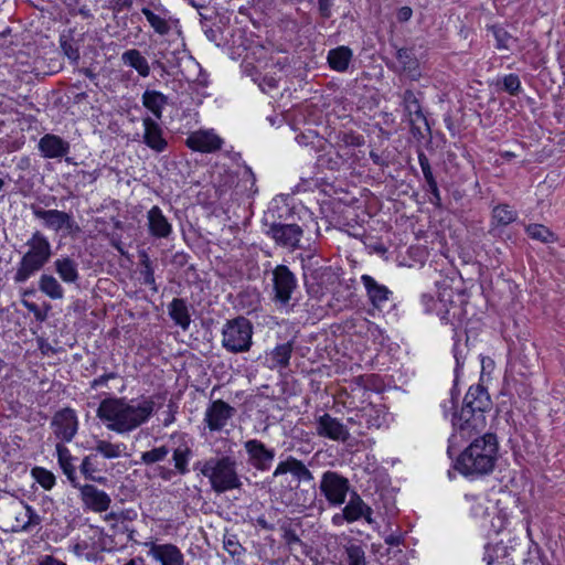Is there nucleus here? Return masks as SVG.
Returning <instances> with one entry per match:
<instances>
[{
  "instance_id": "c756f323",
  "label": "nucleus",
  "mask_w": 565,
  "mask_h": 565,
  "mask_svg": "<svg viewBox=\"0 0 565 565\" xmlns=\"http://www.w3.org/2000/svg\"><path fill=\"white\" fill-rule=\"evenodd\" d=\"M141 102L143 107L154 116L153 119L160 120L162 118L163 108L169 103V98L159 90L147 89L141 96Z\"/></svg>"
},
{
  "instance_id": "4be33fe9",
  "label": "nucleus",
  "mask_w": 565,
  "mask_h": 565,
  "mask_svg": "<svg viewBox=\"0 0 565 565\" xmlns=\"http://www.w3.org/2000/svg\"><path fill=\"white\" fill-rule=\"evenodd\" d=\"M39 150L44 158H62L70 152V142L57 135L46 134L39 141Z\"/></svg>"
},
{
  "instance_id": "bb28decb",
  "label": "nucleus",
  "mask_w": 565,
  "mask_h": 565,
  "mask_svg": "<svg viewBox=\"0 0 565 565\" xmlns=\"http://www.w3.org/2000/svg\"><path fill=\"white\" fill-rule=\"evenodd\" d=\"M322 494H347L350 483L347 478L335 471H326L320 481Z\"/></svg>"
},
{
  "instance_id": "774afa93",
  "label": "nucleus",
  "mask_w": 565,
  "mask_h": 565,
  "mask_svg": "<svg viewBox=\"0 0 565 565\" xmlns=\"http://www.w3.org/2000/svg\"><path fill=\"white\" fill-rule=\"evenodd\" d=\"M116 377H118V374L116 372H110V373L103 374L99 377H97V379L92 381L90 387L93 390H95V388H97L99 386H105V385H107V382L109 380H113V379H116Z\"/></svg>"
},
{
  "instance_id": "49530a36",
  "label": "nucleus",
  "mask_w": 565,
  "mask_h": 565,
  "mask_svg": "<svg viewBox=\"0 0 565 565\" xmlns=\"http://www.w3.org/2000/svg\"><path fill=\"white\" fill-rule=\"evenodd\" d=\"M32 476L34 480L43 487L44 490H51L55 483V476L44 468H33Z\"/></svg>"
},
{
  "instance_id": "3c124183",
  "label": "nucleus",
  "mask_w": 565,
  "mask_h": 565,
  "mask_svg": "<svg viewBox=\"0 0 565 565\" xmlns=\"http://www.w3.org/2000/svg\"><path fill=\"white\" fill-rule=\"evenodd\" d=\"M280 79L281 76H277V73L274 72V74L266 73L260 78H255L254 81L258 83L259 88L264 93L269 94L271 90L278 87V83Z\"/></svg>"
},
{
  "instance_id": "a18cd8bd",
  "label": "nucleus",
  "mask_w": 565,
  "mask_h": 565,
  "mask_svg": "<svg viewBox=\"0 0 565 565\" xmlns=\"http://www.w3.org/2000/svg\"><path fill=\"white\" fill-rule=\"evenodd\" d=\"M281 503H284L286 507L292 508L290 510L291 513H301L313 504V499L310 500V502H307L308 497H281Z\"/></svg>"
},
{
  "instance_id": "c85d7f7f",
  "label": "nucleus",
  "mask_w": 565,
  "mask_h": 565,
  "mask_svg": "<svg viewBox=\"0 0 565 565\" xmlns=\"http://www.w3.org/2000/svg\"><path fill=\"white\" fill-rule=\"evenodd\" d=\"M353 51L345 45L337 46L328 52L327 62L331 70L344 73L349 70Z\"/></svg>"
},
{
  "instance_id": "37998d69",
  "label": "nucleus",
  "mask_w": 565,
  "mask_h": 565,
  "mask_svg": "<svg viewBox=\"0 0 565 565\" xmlns=\"http://www.w3.org/2000/svg\"><path fill=\"white\" fill-rule=\"evenodd\" d=\"M170 454V444L152 448L141 454V462L145 465H153L163 461Z\"/></svg>"
},
{
  "instance_id": "2eb2a0df",
  "label": "nucleus",
  "mask_w": 565,
  "mask_h": 565,
  "mask_svg": "<svg viewBox=\"0 0 565 565\" xmlns=\"http://www.w3.org/2000/svg\"><path fill=\"white\" fill-rule=\"evenodd\" d=\"M51 426L56 438L70 443L77 431V417L75 411L66 407L55 413Z\"/></svg>"
},
{
  "instance_id": "f3484780",
  "label": "nucleus",
  "mask_w": 565,
  "mask_h": 565,
  "mask_svg": "<svg viewBox=\"0 0 565 565\" xmlns=\"http://www.w3.org/2000/svg\"><path fill=\"white\" fill-rule=\"evenodd\" d=\"M281 537L290 553L299 550L301 554L308 556L311 553V546L305 543L301 536L305 530L301 529L300 521L282 522L280 524Z\"/></svg>"
},
{
  "instance_id": "5701e85b",
  "label": "nucleus",
  "mask_w": 565,
  "mask_h": 565,
  "mask_svg": "<svg viewBox=\"0 0 565 565\" xmlns=\"http://www.w3.org/2000/svg\"><path fill=\"white\" fill-rule=\"evenodd\" d=\"M148 231L156 238H167L172 233V225L157 205L147 212Z\"/></svg>"
},
{
  "instance_id": "6e6d98bb",
  "label": "nucleus",
  "mask_w": 565,
  "mask_h": 565,
  "mask_svg": "<svg viewBox=\"0 0 565 565\" xmlns=\"http://www.w3.org/2000/svg\"><path fill=\"white\" fill-rule=\"evenodd\" d=\"M84 503L95 511H106L110 504V497H82Z\"/></svg>"
},
{
  "instance_id": "a19ab883",
  "label": "nucleus",
  "mask_w": 565,
  "mask_h": 565,
  "mask_svg": "<svg viewBox=\"0 0 565 565\" xmlns=\"http://www.w3.org/2000/svg\"><path fill=\"white\" fill-rule=\"evenodd\" d=\"M360 419L364 420L367 428H380L385 423V415L382 412L381 408L370 406L366 408H363Z\"/></svg>"
},
{
  "instance_id": "864d4df0",
  "label": "nucleus",
  "mask_w": 565,
  "mask_h": 565,
  "mask_svg": "<svg viewBox=\"0 0 565 565\" xmlns=\"http://www.w3.org/2000/svg\"><path fill=\"white\" fill-rule=\"evenodd\" d=\"M61 49L72 63H77L79 60V47L73 40L65 36L61 38Z\"/></svg>"
},
{
  "instance_id": "5fc2aeb1",
  "label": "nucleus",
  "mask_w": 565,
  "mask_h": 565,
  "mask_svg": "<svg viewBox=\"0 0 565 565\" xmlns=\"http://www.w3.org/2000/svg\"><path fill=\"white\" fill-rule=\"evenodd\" d=\"M406 116L409 119V124H411V127H412L411 130H412L414 136H417V135L422 136L420 128L415 125V122L417 120H422L425 124L426 129L428 131L430 130V127L428 125L427 118H426V116L423 113L422 106H419L418 108L413 109L411 111V114H407Z\"/></svg>"
},
{
  "instance_id": "ea45409f",
  "label": "nucleus",
  "mask_w": 565,
  "mask_h": 565,
  "mask_svg": "<svg viewBox=\"0 0 565 565\" xmlns=\"http://www.w3.org/2000/svg\"><path fill=\"white\" fill-rule=\"evenodd\" d=\"M94 449L107 459L119 458L126 449L125 444H111L107 440H97Z\"/></svg>"
},
{
  "instance_id": "c03bdc74",
  "label": "nucleus",
  "mask_w": 565,
  "mask_h": 565,
  "mask_svg": "<svg viewBox=\"0 0 565 565\" xmlns=\"http://www.w3.org/2000/svg\"><path fill=\"white\" fill-rule=\"evenodd\" d=\"M488 30L492 33L495 39V47L498 50H510L509 42L511 40L516 41L503 26L493 24L488 26Z\"/></svg>"
},
{
  "instance_id": "58836bf2",
  "label": "nucleus",
  "mask_w": 565,
  "mask_h": 565,
  "mask_svg": "<svg viewBox=\"0 0 565 565\" xmlns=\"http://www.w3.org/2000/svg\"><path fill=\"white\" fill-rule=\"evenodd\" d=\"M525 232L531 238L545 244L557 241L556 234L542 224H530L526 226Z\"/></svg>"
},
{
  "instance_id": "cd10ccee",
  "label": "nucleus",
  "mask_w": 565,
  "mask_h": 565,
  "mask_svg": "<svg viewBox=\"0 0 565 565\" xmlns=\"http://www.w3.org/2000/svg\"><path fill=\"white\" fill-rule=\"evenodd\" d=\"M322 258L316 254H307L301 256V267L303 271V282L309 295H318V288H315V284L310 282V275L319 274L321 267H323Z\"/></svg>"
},
{
  "instance_id": "e2e57ef3",
  "label": "nucleus",
  "mask_w": 565,
  "mask_h": 565,
  "mask_svg": "<svg viewBox=\"0 0 565 565\" xmlns=\"http://www.w3.org/2000/svg\"><path fill=\"white\" fill-rule=\"evenodd\" d=\"M138 516V513L136 510L134 509H127V510H121L119 512H110L108 515H107V519H114V520H125V521H134L136 520Z\"/></svg>"
},
{
  "instance_id": "6e6552de",
  "label": "nucleus",
  "mask_w": 565,
  "mask_h": 565,
  "mask_svg": "<svg viewBox=\"0 0 565 565\" xmlns=\"http://www.w3.org/2000/svg\"><path fill=\"white\" fill-rule=\"evenodd\" d=\"M30 210L35 218L41 220L45 228L55 233L63 232V236L77 237L82 233L79 224L71 213L60 210H45L32 203Z\"/></svg>"
},
{
  "instance_id": "ddd939ff",
  "label": "nucleus",
  "mask_w": 565,
  "mask_h": 565,
  "mask_svg": "<svg viewBox=\"0 0 565 565\" xmlns=\"http://www.w3.org/2000/svg\"><path fill=\"white\" fill-rule=\"evenodd\" d=\"M148 550V556H150L160 565H185L184 555L181 550L172 543L159 544L153 541L143 543Z\"/></svg>"
},
{
  "instance_id": "dca6fc26",
  "label": "nucleus",
  "mask_w": 565,
  "mask_h": 565,
  "mask_svg": "<svg viewBox=\"0 0 565 565\" xmlns=\"http://www.w3.org/2000/svg\"><path fill=\"white\" fill-rule=\"evenodd\" d=\"M316 433L320 437L345 443L350 438L348 427L340 419L324 413L316 419Z\"/></svg>"
},
{
  "instance_id": "aec40b11",
  "label": "nucleus",
  "mask_w": 565,
  "mask_h": 565,
  "mask_svg": "<svg viewBox=\"0 0 565 565\" xmlns=\"http://www.w3.org/2000/svg\"><path fill=\"white\" fill-rule=\"evenodd\" d=\"M361 281L366 290L369 300L374 308L382 310L390 305L392 301V291L386 286L379 284L370 275H363L361 277Z\"/></svg>"
},
{
  "instance_id": "39448f33",
  "label": "nucleus",
  "mask_w": 565,
  "mask_h": 565,
  "mask_svg": "<svg viewBox=\"0 0 565 565\" xmlns=\"http://www.w3.org/2000/svg\"><path fill=\"white\" fill-rule=\"evenodd\" d=\"M25 245L29 250L22 256L14 275V281L18 284L25 282L43 268L52 256L51 244L41 231H35Z\"/></svg>"
},
{
  "instance_id": "423d86ee",
  "label": "nucleus",
  "mask_w": 565,
  "mask_h": 565,
  "mask_svg": "<svg viewBox=\"0 0 565 565\" xmlns=\"http://www.w3.org/2000/svg\"><path fill=\"white\" fill-rule=\"evenodd\" d=\"M253 323L245 317L238 316L227 320L222 329V347L230 353L248 352L253 345Z\"/></svg>"
},
{
  "instance_id": "a211bd4d",
  "label": "nucleus",
  "mask_w": 565,
  "mask_h": 565,
  "mask_svg": "<svg viewBox=\"0 0 565 565\" xmlns=\"http://www.w3.org/2000/svg\"><path fill=\"white\" fill-rule=\"evenodd\" d=\"M364 518L367 523H373L372 508L365 504L362 497H351V500L345 504L342 514L333 516L334 524H341L343 521L352 523Z\"/></svg>"
},
{
  "instance_id": "de8ad7c7",
  "label": "nucleus",
  "mask_w": 565,
  "mask_h": 565,
  "mask_svg": "<svg viewBox=\"0 0 565 565\" xmlns=\"http://www.w3.org/2000/svg\"><path fill=\"white\" fill-rule=\"evenodd\" d=\"M423 94L420 92H414L413 89H406L402 95V106L404 108L405 115L411 114V111L415 108H418L420 105L419 97Z\"/></svg>"
},
{
  "instance_id": "bf43d9fd",
  "label": "nucleus",
  "mask_w": 565,
  "mask_h": 565,
  "mask_svg": "<svg viewBox=\"0 0 565 565\" xmlns=\"http://www.w3.org/2000/svg\"><path fill=\"white\" fill-rule=\"evenodd\" d=\"M333 276L332 268L330 266H323L320 268L317 277L310 275V282L315 284V288H318V294L321 291V286L326 280H329Z\"/></svg>"
},
{
  "instance_id": "f03ea898",
  "label": "nucleus",
  "mask_w": 565,
  "mask_h": 565,
  "mask_svg": "<svg viewBox=\"0 0 565 565\" xmlns=\"http://www.w3.org/2000/svg\"><path fill=\"white\" fill-rule=\"evenodd\" d=\"M154 406L151 398H142L134 405L124 397H108L100 402L96 415L100 420L107 422L109 430L125 434L147 423L154 412Z\"/></svg>"
},
{
  "instance_id": "0e129e2a",
  "label": "nucleus",
  "mask_w": 565,
  "mask_h": 565,
  "mask_svg": "<svg viewBox=\"0 0 565 565\" xmlns=\"http://www.w3.org/2000/svg\"><path fill=\"white\" fill-rule=\"evenodd\" d=\"M339 159H340L339 154H337L335 158L328 157L327 154H320L317 159V164L321 166V167H326L327 169H330V170H335L339 168V164H340Z\"/></svg>"
},
{
  "instance_id": "f704fd0d",
  "label": "nucleus",
  "mask_w": 565,
  "mask_h": 565,
  "mask_svg": "<svg viewBox=\"0 0 565 565\" xmlns=\"http://www.w3.org/2000/svg\"><path fill=\"white\" fill-rule=\"evenodd\" d=\"M39 289L51 299H62L64 290L57 279L47 274H43L39 280Z\"/></svg>"
},
{
  "instance_id": "4468645a",
  "label": "nucleus",
  "mask_w": 565,
  "mask_h": 565,
  "mask_svg": "<svg viewBox=\"0 0 565 565\" xmlns=\"http://www.w3.org/2000/svg\"><path fill=\"white\" fill-rule=\"evenodd\" d=\"M236 409L223 399L210 403L204 414V423L211 431H221L235 415Z\"/></svg>"
},
{
  "instance_id": "1a4fd4ad",
  "label": "nucleus",
  "mask_w": 565,
  "mask_h": 565,
  "mask_svg": "<svg viewBox=\"0 0 565 565\" xmlns=\"http://www.w3.org/2000/svg\"><path fill=\"white\" fill-rule=\"evenodd\" d=\"M264 225L267 227L265 230V234L274 239L278 246L289 249H296L299 247L303 230L298 224L284 223L280 221H273L268 223L265 221Z\"/></svg>"
},
{
  "instance_id": "473e14b6",
  "label": "nucleus",
  "mask_w": 565,
  "mask_h": 565,
  "mask_svg": "<svg viewBox=\"0 0 565 565\" xmlns=\"http://www.w3.org/2000/svg\"><path fill=\"white\" fill-rule=\"evenodd\" d=\"M121 62L134 70L141 77H148L150 75V66L147 58L137 49H129L121 54Z\"/></svg>"
},
{
  "instance_id": "7c9ffc66",
  "label": "nucleus",
  "mask_w": 565,
  "mask_h": 565,
  "mask_svg": "<svg viewBox=\"0 0 565 565\" xmlns=\"http://www.w3.org/2000/svg\"><path fill=\"white\" fill-rule=\"evenodd\" d=\"M169 317L179 326L183 331H186L191 323V316L186 301L183 298H173L168 305Z\"/></svg>"
},
{
  "instance_id": "6ab92c4d",
  "label": "nucleus",
  "mask_w": 565,
  "mask_h": 565,
  "mask_svg": "<svg viewBox=\"0 0 565 565\" xmlns=\"http://www.w3.org/2000/svg\"><path fill=\"white\" fill-rule=\"evenodd\" d=\"M142 125L145 128L142 141L151 150L160 153L166 151L168 148V141L164 137V131L158 119H153L150 116L142 118Z\"/></svg>"
},
{
  "instance_id": "72a5a7b5",
  "label": "nucleus",
  "mask_w": 565,
  "mask_h": 565,
  "mask_svg": "<svg viewBox=\"0 0 565 565\" xmlns=\"http://www.w3.org/2000/svg\"><path fill=\"white\" fill-rule=\"evenodd\" d=\"M391 479L385 471H375L369 480L367 491L370 494H390L394 491Z\"/></svg>"
},
{
  "instance_id": "7ed1b4c3",
  "label": "nucleus",
  "mask_w": 565,
  "mask_h": 565,
  "mask_svg": "<svg viewBox=\"0 0 565 565\" xmlns=\"http://www.w3.org/2000/svg\"><path fill=\"white\" fill-rule=\"evenodd\" d=\"M499 458V441L495 434L486 433L471 439L457 456L455 469L469 478L490 475Z\"/></svg>"
},
{
  "instance_id": "393cba45",
  "label": "nucleus",
  "mask_w": 565,
  "mask_h": 565,
  "mask_svg": "<svg viewBox=\"0 0 565 565\" xmlns=\"http://www.w3.org/2000/svg\"><path fill=\"white\" fill-rule=\"evenodd\" d=\"M518 218V212L509 204H498L491 212V228L489 231L493 236L501 232L502 227L510 225Z\"/></svg>"
},
{
  "instance_id": "b1692460",
  "label": "nucleus",
  "mask_w": 565,
  "mask_h": 565,
  "mask_svg": "<svg viewBox=\"0 0 565 565\" xmlns=\"http://www.w3.org/2000/svg\"><path fill=\"white\" fill-rule=\"evenodd\" d=\"M294 351L292 341L276 345L265 356V365L270 370L287 369L290 363V358Z\"/></svg>"
},
{
  "instance_id": "e433bc0d",
  "label": "nucleus",
  "mask_w": 565,
  "mask_h": 565,
  "mask_svg": "<svg viewBox=\"0 0 565 565\" xmlns=\"http://www.w3.org/2000/svg\"><path fill=\"white\" fill-rule=\"evenodd\" d=\"M74 460H66V462L60 463L61 469L67 479L73 483L74 487L82 488V494H106L104 491L96 490L93 486H81L76 478V467L73 463Z\"/></svg>"
},
{
  "instance_id": "09e8293b",
  "label": "nucleus",
  "mask_w": 565,
  "mask_h": 565,
  "mask_svg": "<svg viewBox=\"0 0 565 565\" xmlns=\"http://www.w3.org/2000/svg\"><path fill=\"white\" fill-rule=\"evenodd\" d=\"M95 459H96V456H94V455L86 456L79 466V472L82 476H84L85 480H93V481L102 480L100 477L95 476V473L98 472V470L95 466V462H94Z\"/></svg>"
},
{
  "instance_id": "9d476101",
  "label": "nucleus",
  "mask_w": 565,
  "mask_h": 565,
  "mask_svg": "<svg viewBox=\"0 0 565 565\" xmlns=\"http://www.w3.org/2000/svg\"><path fill=\"white\" fill-rule=\"evenodd\" d=\"M169 444L174 469L161 468L160 476L166 480H170L175 473L182 476L188 473L189 461L193 457L192 446L183 438H180L177 443L173 440V437H171Z\"/></svg>"
},
{
  "instance_id": "4c0bfd02",
  "label": "nucleus",
  "mask_w": 565,
  "mask_h": 565,
  "mask_svg": "<svg viewBox=\"0 0 565 565\" xmlns=\"http://www.w3.org/2000/svg\"><path fill=\"white\" fill-rule=\"evenodd\" d=\"M142 14L146 17L149 24L152 26L156 33L160 35H167L171 31L169 21L151 11L149 8L141 9Z\"/></svg>"
},
{
  "instance_id": "20e7f679",
  "label": "nucleus",
  "mask_w": 565,
  "mask_h": 565,
  "mask_svg": "<svg viewBox=\"0 0 565 565\" xmlns=\"http://www.w3.org/2000/svg\"><path fill=\"white\" fill-rule=\"evenodd\" d=\"M193 470L209 478L213 490L216 492L239 489L242 484L237 473V462L230 456L196 461L193 465Z\"/></svg>"
},
{
  "instance_id": "2f4dec72",
  "label": "nucleus",
  "mask_w": 565,
  "mask_h": 565,
  "mask_svg": "<svg viewBox=\"0 0 565 565\" xmlns=\"http://www.w3.org/2000/svg\"><path fill=\"white\" fill-rule=\"evenodd\" d=\"M54 268L60 278L66 284H75L78 278V263L70 256L57 258Z\"/></svg>"
},
{
  "instance_id": "052dcab7",
  "label": "nucleus",
  "mask_w": 565,
  "mask_h": 565,
  "mask_svg": "<svg viewBox=\"0 0 565 565\" xmlns=\"http://www.w3.org/2000/svg\"><path fill=\"white\" fill-rule=\"evenodd\" d=\"M339 139L350 147H361L364 143V138L353 131L342 132L339 135Z\"/></svg>"
},
{
  "instance_id": "69168bd1",
  "label": "nucleus",
  "mask_w": 565,
  "mask_h": 565,
  "mask_svg": "<svg viewBox=\"0 0 565 565\" xmlns=\"http://www.w3.org/2000/svg\"><path fill=\"white\" fill-rule=\"evenodd\" d=\"M332 6L333 0H318V11L322 19L327 20L332 15Z\"/></svg>"
},
{
  "instance_id": "f257e3e1",
  "label": "nucleus",
  "mask_w": 565,
  "mask_h": 565,
  "mask_svg": "<svg viewBox=\"0 0 565 565\" xmlns=\"http://www.w3.org/2000/svg\"><path fill=\"white\" fill-rule=\"evenodd\" d=\"M490 404V396L484 386H470L460 412L452 415L454 433L448 439L447 449L450 458L463 441L481 436L480 433L487 425L484 413Z\"/></svg>"
},
{
  "instance_id": "f8f14e48",
  "label": "nucleus",
  "mask_w": 565,
  "mask_h": 565,
  "mask_svg": "<svg viewBox=\"0 0 565 565\" xmlns=\"http://www.w3.org/2000/svg\"><path fill=\"white\" fill-rule=\"evenodd\" d=\"M244 448L248 456V463L257 470L267 471L270 469L275 459L276 451L267 447L262 440L249 439L244 443Z\"/></svg>"
},
{
  "instance_id": "4d7b16f0",
  "label": "nucleus",
  "mask_w": 565,
  "mask_h": 565,
  "mask_svg": "<svg viewBox=\"0 0 565 565\" xmlns=\"http://www.w3.org/2000/svg\"><path fill=\"white\" fill-rule=\"evenodd\" d=\"M224 548L232 555V556H239L245 552V548L242 546V544L237 541L236 535H228L224 537L223 541Z\"/></svg>"
},
{
  "instance_id": "a878e982",
  "label": "nucleus",
  "mask_w": 565,
  "mask_h": 565,
  "mask_svg": "<svg viewBox=\"0 0 565 565\" xmlns=\"http://www.w3.org/2000/svg\"><path fill=\"white\" fill-rule=\"evenodd\" d=\"M396 58L401 64V73L405 74L412 81H418L420 78L422 72L419 67V61L415 55L414 49H397Z\"/></svg>"
},
{
  "instance_id": "c9c22d12",
  "label": "nucleus",
  "mask_w": 565,
  "mask_h": 565,
  "mask_svg": "<svg viewBox=\"0 0 565 565\" xmlns=\"http://www.w3.org/2000/svg\"><path fill=\"white\" fill-rule=\"evenodd\" d=\"M494 86L497 90L505 92L511 96H518L522 90L520 77L513 73L498 77L494 82Z\"/></svg>"
},
{
  "instance_id": "9b49d317",
  "label": "nucleus",
  "mask_w": 565,
  "mask_h": 565,
  "mask_svg": "<svg viewBox=\"0 0 565 565\" xmlns=\"http://www.w3.org/2000/svg\"><path fill=\"white\" fill-rule=\"evenodd\" d=\"M287 473L291 475L294 481L297 482V486L305 483L309 486L310 489H315L316 484L313 482V476L301 460L289 456L286 460L280 461L273 473V480H276Z\"/></svg>"
},
{
  "instance_id": "13d9d810",
  "label": "nucleus",
  "mask_w": 565,
  "mask_h": 565,
  "mask_svg": "<svg viewBox=\"0 0 565 565\" xmlns=\"http://www.w3.org/2000/svg\"><path fill=\"white\" fill-rule=\"evenodd\" d=\"M418 162H419V166L422 168V171H423V174H424V179L426 181V185L429 184V183L437 182L435 177H434V174H433V170H431V166L429 163V160H428L427 156L423 151L418 152Z\"/></svg>"
},
{
  "instance_id": "680f3d73",
  "label": "nucleus",
  "mask_w": 565,
  "mask_h": 565,
  "mask_svg": "<svg viewBox=\"0 0 565 565\" xmlns=\"http://www.w3.org/2000/svg\"><path fill=\"white\" fill-rule=\"evenodd\" d=\"M426 191L430 194L429 202L436 207H441V195L437 182L427 184Z\"/></svg>"
},
{
  "instance_id": "338daca9",
  "label": "nucleus",
  "mask_w": 565,
  "mask_h": 565,
  "mask_svg": "<svg viewBox=\"0 0 565 565\" xmlns=\"http://www.w3.org/2000/svg\"><path fill=\"white\" fill-rule=\"evenodd\" d=\"M141 275L143 284L150 286L153 291H157L158 288L156 285L153 268L142 269Z\"/></svg>"
},
{
  "instance_id": "0eeeda50",
  "label": "nucleus",
  "mask_w": 565,
  "mask_h": 565,
  "mask_svg": "<svg viewBox=\"0 0 565 565\" xmlns=\"http://www.w3.org/2000/svg\"><path fill=\"white\" fill-rule=\"evenodd\" d=\"M273 301L279 308L294 310L298 305L295 294L298 289L296 275L286 265H277L273 269Z\"/></svg>"
},
{
  "instance_id": "412c9836",
  "label": "nucleus",
  "mask_w": 565,
  "mask_h": 565,
  "mask_svg": "<svg viewBox=\"0 0 565 565\" xmlns=\"http://www.w3.org/2000/svg\"><path fill=\"white\" fill-rule=\"evenodd\" d=\"M185 143L194 151L214 152L221 149L223 140L212 131L199 130L192 132Z\"/></svg>"
},
{
  "instance_id": "79ce46f5",
  "label": "nucleus",
  "mask_w": 565,
  "mask_h": 565,
  "mask_svg": "<svg viewBox=\"0 0 565 565\" xmlns=\"http://www.w3.org/2000/svg\"><path fill=\"white\" fill-rule=\"evenodd\" d=\"M295 139L298 145L310 147L315 151H322L326 146V141L320 138L313 130H309L308 132H300L296 136Z\"/></svg>"
},
{
  "instance_id": "603ef678",
  "label": "nucleus",
  "mask_w": 565,
  "mask_h": 565,
  "mask_svg": "<svg viewBox=\"0 0 565 565\" xmlns=\"http://www.w3.org/2000/svg\"><path fill=\"white\" fill-rule=\"evenodd\" d=\"M508 555L507 546L502 543H498L494 546H486V553L483 559L488 565H493L495 559L503 558Z\"/></svg>"
},
{
  "instance_id": "8fccbe9b",
  "label": "nucleus",
  "mask_w": 565,
  "mask_h": 565,
  "mask_svg": "<svg viewBox=\"0 0 565 565\" xmlns=\"http://www.w3.org/2000/svg\"><path fill=\"white\" fill-rule=\"evenodd\" d=\"M348 565H366L365 552L362 546L351 544L345 548Z\"/></svg>"
}]
</instances>
